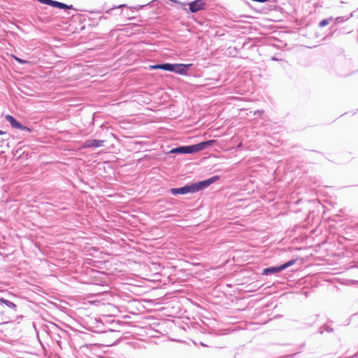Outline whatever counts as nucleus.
I'll return each mask as SVG.
<instances>
[{
    "label": "nucleus",
    "instance_id": "f257e3e1",
    "mask_svg": "<svg viewBox=\"0 0 358 358\" xmlns=\"http://www.w3.org/2000/svg\"><path fill=\"white\" fill-rule=\"evenodd\" d=\"M219 180L218 176H213L210 178H208L207 180L193 183L189 185H186L182 187L179 188H172L171 189V192L172 194H185L188 193H194L197 192L201 189H203L208 186H210L213 182H216Z\"/></svg>",
    "mask_w": 358,
    "mask_h": 358
},
{
    "label": "nucleus",
    "instance_id": "f03ea898",
    "mask_svg": "<svg viewBox=\"0 0 358 358\" xmlns=\"http://www.w3.org/2000/svg\"><path fill=\"white\" fill-rule=\"evenodd\" d=\"M214 141H208L198 144L184 146L185 153H194L205 149L207 146L213 145Z\"/></svg>",
    "mask_w": 358,
    "mask_h": 358
},
{
    "label": "nucleus",
    "instance_id": "7ed1b4c3",
    "mask_svg": "<svg viewBox=\"0 0 358 358\" xmlns=\"http://www.w3.org/2000/svg\"><path fill=\"white\" fill-rule=\"evenodd\" d=\"M41 3L49 5L52 7L58 8L59 9H73V7L72 5H66L64 3H61L54 0H37Z\"/></svg>",
    "mask_w": 358,
    "mask_h": 358
},
{
    "label": "nucleus",
    "instance_id": "20e7f679",
    "mask_svg": "<svg viewBox=\"0 0 358 358\" xmlns=\"http://www.w3.org/2000/svg\"><path fill=\"white\" fill-rule=\"evenodd\" d=\"M188 5L192 13H196L204 8L206 3L204 0H195L189 3Z\"/></svg>",
    "mask_w": 358,
    "mask_h": 358
},
{
    "label": "nucleus",
    "instance_id": "39448f33",
    "mask_svg": "<svg viewBox=\"0 0 358 358\" xmlns=\"http://www.w3.org/2000/svg\"><path fill=\"white\" fill-rule=\"evenodd\" d=\"M192 66V64H173V70L172 72H175L180 75H186L188 69Z\"/></svg>",
    "mask_w": 358,
    "mask_h": 358
},
{
    "label": "nucleus",
    "instance_id": "423d86ee",
    "mask_svg": "<svg viewBox=\"0 0 358 358\" xmlns=\"http://www.w3.org/2000/svg\"><path fill=\"white\" fill-rule=\"evenodd\" d=\"M104 144V141L102 140H96V139H90L85 141L83 144V148H98L101 147Z\"/></svg>",
    "mask_w": 358,
    "mask_h": 358
},
{
    "label": "nucleus",
    "instance_id": "0eeeda50",
    "mask_svg": "<svg viewBox=\"0 0 358 358\" xmlns=\"http://www.w3.org/2000/svg\"><path fill=\"white\" fill-rule=\"evenodd\" d=\"M6 120L10 123L11 127L15 129H24V127L17 122L13 116L8 115L6 116Z\"/></svg>",
    "mask_w": 358,
    "mask_h": 358
},
{
    "label": "nucleus",
    "instance_id": "6e6552de",
    "mask_svg": "<svg viewBox=\"0 0 358 358\" xmlns=\"http://www.w3.org/2000/svg\"><path fill=\"white\" fill-rule=\"evenodd\" d=\"M173 64H168V63L150 66V69H162V70L169 71H171V72L173 70Z\"/></svg>",
    "mask_w": 358,
    "mask_h": 358
},
{
    "label": "nucleus",
    "instance_id": "1a4fd4ad",
    "mask_svg": "<svg viewBox=\"0 0 358 358\" xmlns=\"http://www.w3.org/2000/svg\"><path fill=\"white\" fill-rule=\"evenodd\" d=\"M281 271H282L281 269V266H275V267H270V268H265L263 271V274H265V275L271 274V273L280 272Z\"/></svg>",
    "mask_w": 358,
    "mask_h": 358
},
{
    "label": "nucleus",
    "instance_id": "9d476101",
    "mask_svg": "<svg viewBox=\"0 0 358 358\" xmlns=\"http://www.w3.org/2000/svg\"><path fill=\"white\" fill-rule=\"evenodd\" d=\"M0 303H4L10 308H13V309L16 308V305L14 303H13L12 301H10L8 300L4 299L3 298H0Z\"/></svg>",
    "mask_w": 358,
    "mask_h": 358
},
{
    "label": "nucleus",
    "instance_id": "9b49d317",
    "mask_svg": "<svg viewBox=\"0 0 358 358\" xmlns=\"http://www.w3.org/2000/svg\"><path fill=\"white\" fill-rule=\"evenodd\" d=\"M333 20H334V17H329L328 19H324L322 21H320L319 26L320 27H324L328 25L331 22H333Z\"/></svg>",
    "mask_w": 358,
    "mask_h": 358
},
{
    "label": "nucleus",
    "instance_id": "f8f14e48",
    "mask_svg": "<svg viewBox=\"0 0 358 358\" xmlns=\"http://www.w3.org/2000/svg\"><path fill=\"white\" fill-rule=\"evenodd\" d=\"M170 152L176 154H185L184 146L173 148L170 151Z\"/></svg>",
    "mask_w": 358,
    "mask_h": 358
},
{
    "label": "nucleus",
    "instance_id": "ddd939ff",
    "mask_svg": "<svg viewBox=\"0 0 358 358\" xmlns=\"http://www.w3.org/2000/svg\"><path fill=\"white\" fill-rule=\"evenodd\" d=\"M295 262H296L295 259H292V260L289 261L288 262L281 265V269L284 270V269L292 266L295 263Z\"/></svg>",
    "mask_w": 358,
    "mask_h": 358
},
{
    "label": "nucleus",
    "instance_id": "4468645a",
    "mask_svg": "<svg viewBox=\"0 0 358 358\" xmlns=\"http://www.w3.org/2000/svg\"><path fill=\"white\" fill-rule=\"evenodd\" d=\"M345 20H346V19H345L344 17H338L336 18H334L333 22H334L335 24H337V23H340V22H344Z\"/></svg>",
    "mask_w": 358,
    "mask_h": 358
},
{
    "label": "nucleus",
    "instance_id": "2eb2a0df",
    "mask_svg": "<svg viewBox=\"0 0 358 358\" xmlns=\"http://www.w3.org/2000/svg\"><path fill=\"white\" fill-rule=\"evenodd\" d=\"M15 59H16L18 62H20V63H21V64H25V63H27V61H25V60H22V59H20V58H17V57H15Z\"/></svg>",
    "mask_w": 358,
    "mask_h": 358
},
{
    "label": "nucleus",
    "instance_id": "dca6fc26",
    "mask_svg": "<svg viewBox=\"0 0 358 358\" xmlns=\"http://www.w3.org/2000/svg\"><path fill=\"white\" fill-rule=\"evenodd\" d=\"M6 134V132L0 130V135H3V134Z\"/></svg>",
    "mask_w": 358,
    "mask_h": 358
}]
</instances>
